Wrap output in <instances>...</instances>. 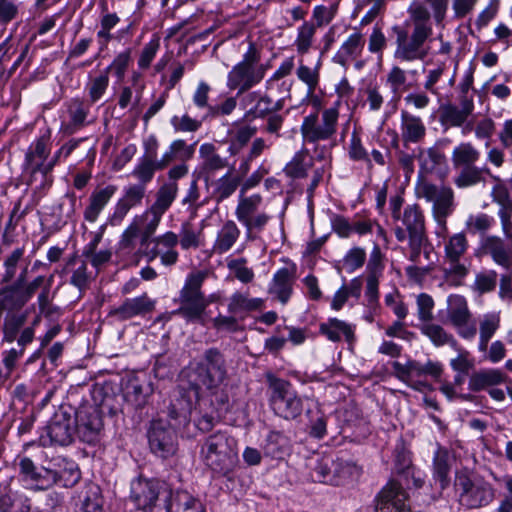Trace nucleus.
Returning a JSON list of instances; mask_svg holds the SVG:
<instances>
[{
  "label": "nucleus",
  "instance_id": "aec40b11",
  "mask_svg": "<svg viewBox=\"0 0 512 512\" xmlns=\"http://www.w3.org/2000/svg\"><path fill=\"white\" fill-rule=\"evenodd\" d=\"M392 368L393 375L412 389L422 392L429 388L423 363L416 360H408L404 364L394 361Z\"/></svg>",
  "mask_w": 512,
  "mask_h": 512
},
{
  "label": "nucleus",
  "instance_id": "5fc2aeb1",
  "mask_svg": "<svg viewBox=\"0 0 512 512\" xmlns=\"http://www.w3.org/2000/svg\"><path fill=\"white\" fill-rule=\"evenodd\" d=\"M494 219L486 213L471 214L465 222L466 229L472 233H479L483 236L492 228Z\"/></svg>",
  "mask_w": 512,
  "mask_h": 512
},
{
  "label": "nucleus",
  "instance_id": "680f3d73",
  "mask_svg": "<svg viewBox=\"0 0 512 512\" xmlns=\"http://www.w3.org/2000/svg\"><path fill=\"white\" fill-rule=\"evenodd\" d=\"M417 316L421 324L432 321L433 309L435 306L434 299L427 293H420L416 297Z\"/></svg>",
  "mask_w": 512,
  "mask_h": 512
},
{
  "label": "nucleus",
  "instance_id": "4468645a",
  "mask_svg": "<svg viewBox=\"0 0 512 512\" xmlns=\"http://www.w3.org/2000/svg\"><path fill=\"white\" fill-rule=\"evenodd\" d=\"M76 433L79 438L88 444L100 440L104 423L100 410L94 406L81 407L74 419Z\"/></svg>",
  "mask_w": 512,
  "mask_h": 512
},
{
  "label": "nucleus",
  "instance_id": "c85d7f7f",
  "mask_svg": "<svg viewBox=\"0 0 512 512\" xmlns=\"http://www.w3.org/2000/svg\"><path fill=\"white\" fill-rule=\"evenodd\" d=\"M400 128L404 143H418L426 135V127L421 118L404 110L401 112Z\"/></svg>",
  "mask_w": 512,
  "mask_h": 512
},
{
  "label": "nucleus",
  "instance_id": "a19ab883",
  "mask_svg": "<svg viewBox=\"0 0 512 512\" xmlns=\"http://www.w3.org/2000/svg\"><path fill=\"white\" fill-rule=\"evenodd\" d=\"M504 381L505 376L500 370H481L470 376L469 389L471 391L478 392L489 386L501 384Z\"/></svg>",
  "mask_w": 512,
  "mask_h": 512
},
{
  "label": "nucleus",
  "instance_id": "9b49d317",
  "mask_svg": "<svg viewBox=\"0 0 512 512\" xmlns=\"http://www.w3.org/2000/svg\"><path fill=\"white\" fill-rule=\"evenodd\" d=\"M193 371L197 387L202 385L207 390L218 389L227 378L224 355L217 348L207 349Z\"/></svg>",
  "mask_w": 512,
  "mask_h": 512
},
{
  "label": "nucleus",
  "instance_id": "338daca9",
  "mask_svg": "<svg viewBox=\"0 0 512 512\" xmlns=\"http://www.w3.org/2000/svg\"><path fill=\"white\" fill-rule=\"evenodd\" d=\"M497 273L494 270L483 271L476 274L473 288L480 294L489 293L496 288Z\"/></svg>",
  "mask_w": 512,
  "mask_h": 512
},
{
  "label": "nucleus",
  "instance_id": "c756f323",
  "mask_svg": "<svg viewBox=\"0 0 512 512\" xmlns=\"http://www.w3.org/2000/svg\"><path fill=\"white\" fill-rule=\"evenodd\" d=\"M195 153V144L188 145L183 139H177L171 142L168 150L158 159V166L162 170L175 160L182 162L190 160Z\"/></svg>",
  "mask_w": 512,
  "mask_h": 512
},
{
  "label": "nucleus",
  "instance_id": "b1692460",
  "mask_svg": "<svg viewBox=\"0 0 512 512\" xmlns=\"http://www.w3.org/2000/svg\"><path fill=\"white\" fill-rule=\"evenodd\" d=\"M453 461L454 456L447 448L439 446L436 449L433 457V479L439 484L441 490L448 487L450 483L449 474Z\"/></svg>",
  "mask_w": 512,
  "mask_h": 512
},
{
  "label": "nucleus",
  "instance_id": "f03ea898",
  "mask_svg": "<svg viewBox=\"0 0 512 512\" xmlns=\"http://www.w3.org/2000/svg\"><path fill=\"white\" fill-rule=\"evenodd\" d=\"M259 182L260 178L254 174L241 184L238 203L235 209V216L244 227L245 239L248 242L260 239L261 233L272 218L270 214L261 210L263 205L262 195H246V192L257 186Z\"/></svg>",
  "mask_w": 512,
  "mask_h": 512
},
{
  "label": "nucleus",
  "instance_id": "f257e3e1",
  "mask_svg": "<svg viewBox=\"0 0 512 512\" xmlns=\"http://www.w3.org/2000/svg\"><path fill=\"white\" fill-rule=\"evenodd\" d=\"M410 30L395 25V50L393 57L401 63L422 61L429 54L427 42L433 35L431 14L422 4L413 3L408 8Z\"/></svg>",
  "mask_w": 512,
  "mask_h": 512
},
{
  "label": "nucleus",
  "instance_id": "603ef678",
  "mask_svg": "<svg viewBox=\"0 0 512 512\" xmlns=\"http://www.w3.org/2000/svg\"><path fill=\"white\" fill-rule=\"evenodd\" d=\"M468 117L457 105L451 103L445 104L440 108V121L442 125L448 127H461Z\"/></svg>",
  "mask_w": 512,
  "mask_h": 512
},
{
  "label": "nucleus",
  "instance_id": "49530a36",
  "mask_svg": "<svg viewBox=\"0 0 512 512\" xmlns=\"http://www.w3.org/2000/svg\"><path fill=\"white\" fill-rule=\"evenodd\" d=\"M179 187L172 183H163L155 193V201L149 207L157 212L165 214L178 195Z\"/></svg>",
  "mask_w": 512,
  "mask_h": 512
},
{
  "label": "nucleus",
  "instance_id": "6e6d98bb",
  "mask_svg": "<svg viewBox=\"0 0 512 512\" xmlns=\"http://www.w3.org/2000/svg\"><path fill=\"white\" fill-rule=\"evenodd\" d=\"M82 512H102L100 487L90 483L85 487V495L81 507Z\"/></svg>",
  "mask_w": 512,
  "mask_h": 512
},
{
  "label": "nucleus",
  "instance_id": "052dcab7",
  "mask_svg": "<svg viewBox=\"0 0 512 512\" xmlns=\"http://www.w3.org/2000/svg\"><path fill=\"white\" fill-rule=\"evenodd\" d=\"M228 269L233 272L235 278L247 284L253 281L254 271L247 266L245 258L232 259L227 263Z\"/></svg>",
  "mask_w": 512,
  "mask_h": 512
},
{
  "label": "nucleus",
  "instance_id": "5701e85b",
  "mask_svg": "<svg viewBox=\"0 0 512 512\" xmlns=\"http://www.w3.org/2000/svg\"><path fill=\"white\" fill-rule=\"evenodd\" d=\"M416 158L419 163L420 173L423 175L441 174L447 166V158L444 152L437 146L427 149L418 148Z\"/></svg>",
  "mask_w": 512,
  "mask_h": 512
},
{
  "label": "nucleus",
  "instance_id": "69168bd1",
  "mask_svg": "<svg viewBox=\"0 0 512 512\" xmlns=\"http://www.w3.org/2000/svg\"><path fill=\"white\" fill-rule=\"evenodd\" d=\"M28 499L15 498L10 494L0 496V512H30Z\"/></svg>",
  "mask_w": 512,
  "mask_h": 512
},
{
  "label": "nucleus",
  "instance_id": "20e7f679",
  "mask_svg": "<svg viewBox=\"0 0 512 512\" xmlns=\"http://www.w3.org/2000/svg\"><path fill=\"white\" fill-rule=\"evenodd\" d=\"M260 59V50L253 42H250L242 60L228 72L227 88L237 90V95H241L258 85L269 69V65L260 63Z\"/></svg>",
  "mask_w": 512,
  "mask_h": 512
},
{
  "label": "nucleus",
  "instance_id": "ddd939ff",
  "mask_svg": "<svg viewBox=\"0 0 512 512\" xmlns=\"http://www.w3.org/2000/svg\"><path fill=\"white\" fill-rule=\"evenodd\" d=\"M447 319L461 338L471 340L476 336V324L472 321V313L464 296L459 294L448 296Z\"/></svg>",
  "mask_w": 512,
  "mask_h": 512
},
{
  "label": "nucleus",
  "instance_id": "473e14b6",
  "mask_svg": "<svg viewBox=\"0 0 512 512\" xmlns=\"http://www.w3.org/2000/svg\"><path fill=\"white\" fill-rule=\"evenodd\" d=\"M419 329L434 346L442 347L448 345L455 350H459V343L453 334L447 332L441 325L429 321L421 324Z\"/></svg>",
  "mask_w": 512,
  "mask_h": 512
},
{
  "label": "nucleus",
  "instance_id": "2f4dec72",
  "mask_svg": "<svg viewBox=\"0 0 512 512\" xmlns=\"http://www.w3.org/2000/svg\"><path fill=\"white\" fill-rule=\"evenodd\" d=\"M116 190L117 189L114 185H108L104 188L93 191L89 198L90 203L84 211L85 220L91 223L95 222L102 209L115 194Z\"/></svg>",
  "mask_w": 512,
  "mask_h": 512
},
{
  "label": "nucleus",
  "instance_id": "e2e57ef3",
  "mask_svg": "<svg viewBox=\"0 0 512 512\" xmlns=\"http://www.w3.org/2000/svg\"><path fill=\"white\" fill-rule=\"evenodd\" d=\"M178 238V242L184 250L196 249L200 246V234L194 230L190 222L182 223Z\"/></svg>",
  "mask_w": 512,
  "mask_h": 512
},
{
  "label": "nucleus",
  "instance_id": "79ce46f5",
  "mask_svg": "<svg viewBox=\"0 0 512 512\" xmlns=\"http://www.w3.org/2000/svg\"><path fill=\"white\" fill-rule=\"evenodd\" d=\"M264 304L261 298H249L240 292H235L229 299L228 312L232 315L245 314L251 311L260 310Z\"/></svg>",
  "mask_w": 512,
  "mask_h": 512
},
{
  "label": "nucleus",
  "instance_id": "13d9d810",
  "mask_svg": "<svg viewBox=\"0 0 512 512\" xmlns=\"http://www.w3.org/2000/svg\"><path fill=\"white\" fill-rule=\"evenodd\" d=\"M308 154L306 149L298 151L288 162L284 168V173L293 179L305 178L307 176V167L305 165V158Z\"/></svg>",
  "mask_w": 512,
  "mask_h": 512
},
{
  "label": "nucleus",
  "instance_id": "bf43d9fd",
  "mask_svg": "<svg viewBox=\"0 0 512 512\" xmlns=\"http://www.w3.org/2000/svg\"><path fill=\"white\" fill-rule=\"evenodd\" d=\"M148 394L147 388L144 389L137 380H131L126 386L124 396L129 403L137 408H141L145 405Z\"/></svg>",
  "mask_w": 512,
  "mask_h": 512
},
{
  "label": "nucleus",
  "instance_id": "3c124183",
  "mask_svg": "<svg viewBox=\"0 0 512 512\" xmlns=\"http://www.w3.org/2000/svg\"><path fill=\"white\" fill-rule=\"evenodd\" d=\"M468 240L464 232L455 233L445 243V259H461L467 249Z\"/></svg>",
  "mask_w": 512,
  "mask_h": 512
},
{
  "label": "nucleus",
  "instance_id": "09e8293b",
  "mask_svg": "<svg viewBox=\"0 0 512 512\" xmlns=\"http://www.w3.org/2000/svg\"><path fill=\"white\" fill-rule=\"evenodd\" d=\"M175 504L177 512H205L200 500L187 491L173 490L172 505Z\"/></svg>",
  "mask_w": 512,
  "mask_h": 512
},
{
  "label": "nucleus",
  "instance_id": "864d4df0",
  "mask_svg": "<svg viewBox=\"0 0 512 512\" xmlns=\"http://www.w3.org/2000/svg\"><path fill=\"white\" fill-rule=\"evenodd\" d=\"M161 170L160 166H158V161L140 157L138 164L132 171V175L138 180V183L146 186L154 178L155 172Z\"/></svg>",
  "mask_w": 512,
  "mask_h": 512
},
{
  "label": "nucleus",
  "instance_id": "de8ad7c7",
  "mask_svg": "<svg viewBox=\"0 0 512 512\" xmlns=\"http://www.w3.org/2000/svg\"><path fill=\"white\" fill-rule=\"evenodd\" d=\"M233 170L234 167H231L226 174L216 181L214 195L218 200H224L230 197L240 186L241 177L233 174Z\"/></svg>",
  "mask_w": 512,
  "mask_h": 512
},
{
  "label": "nucleus",
  "instance_id": "dca6fc26",
  "mask_svg": "<svg viewBox=\"0 0 512 512\" xmlns=\"http://www.w3.org/2000/svg\"><path fill=\"white\" fill-rule=\"evenodd\" d=\"M477 256H490L506 270L512 267V240L498 235H485L480 239Z\"/></svg>",
  "mask_w": 512,
  "mask_h": 512
},
{
  "label": "nucleus",
  "instance_id": "c03bdc74",
  "mask_svg": "<svg viewBox=\"0 0 512 512\" xmlns=\"http://www.w3.org/2000/svg\"><path fill=\"white\" fill-rule=\"evenodd\" d=\"M458 173L454 176L453 182L457 188L465 189L475 186L485 180L483 173L489 172L488 168L478 166L458 167Z\"/></svg>",
  "mask_w": 512,
  "mask_h": 512
},
{
  "label": "nucleus",
  "instance_id": "2eb2a0df",
  "mask_svg": "<svg viewBox=\"0 0 512 512\" xmlns=\"http://www.w3.org/2000/svg\"><path fill=\"white\" fill-rule=\"evenodd\" d=\"M399 220L403 225L395 229V236L399 242H404L407 238L413 239L414 242L427 238L424 213L418 204L407 205Z\"/></svg>",
  "mask_w": 512,
  "mask_h": 512
},
{
  "label": "nucleus",
  "instance_id": "f3484780",
  "mask_svg": "<svg viewBox=\"0 0 512 512\" xmlns=\"http://www.w3.org/2000/svg\"><path fill=\"white\" fill-rule=\"evenodd\" d=\"M49 140V135H42L30 145L25 154L24 166L32 175L41 173L46 177L53 170V164L46 162L50 153Z\"/></svg>",
  "mask_w": 512,
  "mask_h": 512
},
{
  "label": "nucleus",
  "instance_id": "9d476101",
  "mask_svg": "<svg viewBox=\"0 0 512 512\" xmlns=\"http://www.w3.org/2000/svg\"><path fill=\"white\" fill-rule=\"evenodd\" d=\"M339 109L337 106L326 108L319 115L311 113L303 118L300 132L304 143L316 144L332 139L338 128Z\"/></svg>",
  "mask_w": 512,
  "mask_h": 512
},
{
  "label": "nucleus",
  "instance_id": "f704fd0d",
  "mask_svg": "<svg viewBox=\"0 0 512 512\" xmlns=\"http://www.w3.org/2000/svg\"><path fill=\"white\" fill-rule=\"evenodd\" d=\"M240 229L233 220H227L217 232L213 244V251L218 254L228 252L237 242L240 236Z\"/></svg>",
  "mask_w": 512,
  "mask_h": 512
},
{
  "label": "nucleus",
  "instance_id": "e433bc0d",
  "mask_svg": "<svg viewBox=\"0 0 512 512\" xmlns=\"http://www.w3.org/2000/svg\"><path fill=\"white\" fill-rule=\"evenodd\" d=\"M199 156L202 159L201 171L204 173L213 174L228 166V160L216 152V147L212 143L202 144L199 148Z\"/></svg>",
  "mask_w": 512,
  "mask_h": 512
},
{
  "label": "nucleus",
  "instance_id": "393cba45",
  "mask_svg": "<svg viewBox=\"0 0 512 512\" xmlns=\"http://www.w3.org/2000/svg\"><path fill=\"white\" fill-rule=\"evenodd\" d=\"M295 268H281L273 276L268 292L282 304H286L292 294Z\"/></svg>",
  "mask_w": 512,
  "mask_h": 512
},
{
  "label": "nucleus",
  "instance_id": "a211bd4d",
  "mask_svg": "<svg viewBox=\"0 0 512 512\" xmlns=\"http://www.w3.org/2000/svg\"><path fill=\"white\" fill-rule=\"evenodd\" d=\"M81 478V472L74 461L56 458L48 467L47 486L59 485L64 488L75 486Z\"/></svg>",
  "mask_w": 512,
  "mask_h": 512
},
{
  "label": "nucleus",
  "instance_id": "8fccbe9b",
  "mask_svg": "<svg viewBox=\"0 0 512 512\" xmlns=\"http://www.w3.org/2000/svg\"><path fill=\"white\" fill-rule=\"evenodd\" d=\"M316 25L310 21H304L297 30V37L294 45L299 54H306L313 45L316 33Z\"/></svg>",
  "mask_w": 512,
  "mask_h": 512
},
{
  "label": "nucleus",
  "instance_id": "a878e982",
  "mask_svg": "<svg viewBox=\"0 0 512 512\" xmlns=\"http://www.w3.org/2000/svg\"><path fill=\"white\" fill-rule=\"evenodd\" d=\"M15 465L18 466L23 481L31 482L41 489L46 488L48 467L39 469L29 457L21 455L17 456Z\"/></svg>",
  "mask_w": 512,
  "mask_h": 512
},
{
  "label": "nucleus",
  "instance_id": "774afa93",
  "mask_svg": "<svg viewBox=\"0 0 512 512\" xmlns=\"http://www.w3.org/2000/svg\"><path fill=\"white\" fill-rule=\"evenodd\" d=\"M160 48V37L153 35L152 39L145 44L138 59V66L140 69H147L150 67L153 59L155 58Z\"/></svg>",
  "mask_w": 512,
  "mask_h": 512
},
{
  "label": "nucleus",
  "instance_id": "0e129e2a",
  "mask_svg": "<svg viewBox=\"0 0 512 512\" xmlns=\"http://www.w3.org/2000/svg\"><path fill=\"white\" fill-rule=\"evenodd\" d=\"M109 85V75L103 71L100 75L93 78L87 85L88 95L91 103L101 99Z\"/></svg>",
  "mask_w": 512,
  "mask_h": 512
},
{
  "label": "nucleus",
  "instance_id": "c9c22d12",
  "mask_svg": "<svg viewBox=\"0 0 512 512\" xmlns=\"http://www.w3.org/2000/svg\"><path fill=\"white\" fill-rule=\"evenodd\" d=\"M319 330L321 334L325 335L330 341L338 342L341 340V335L345 337L347 342L354 340V327L345 321L337 318H330L327 322L321 323Z\"/></svg>",
  "mask_w": 512,
  "mask_h": 512
},
{
  "label": "nucleus",
  "instance_id": "7c9ffc66",
  "mask_svg": "<svg viewBox=\"0 0 512 512\" xmlns=\"http://www.w3.org/2000/svg\"><path fill=\"white\" fill-rule=\"evenodd\" d=\"M145 193L146 186L140 183L125 188L123 197L116 204L114 217L123 219L132 207L141 204Z\"/></svg>",
  "mask_w": 512,
  "mask_h": 512
},
{
  "label": "nucleus",
  "instance_id": "39448f33",
  "mask_svg": "<svg viewBox=\"0 0 512 512\" xmlns=\"http://www.w3.org/2000/svg\"><path fill=\"white\" fill-rule=\"evenodd\" d=\"M172 483L159 479L138 478L131 484V498L139 509L148 512L172 510Z\"/></svg>",
  "mask_w": 512,
  "mask_h": 512
},
{
  "label": "nucleus",
  "instance_id": "bb28decb",
  "mask_svg": "<svg viewBox=\"0 0 512 512\" xmlns=\"http://www.w3.org/2000/svg\"><path fill=\"white\" fill-rule=\"evenodd\" d=\"M332 472V485L339 486L358 480L362 474V467L352 459L337 458L333 460Z\"/></svg>",
  "mask_w": 512,
  "mask_h": 512
},
{
  "label": "nucleus",
  "instance_id": "412c9836",
  "mask_svg": "<svg viewBox=\"0 0 512 512\" xmlns=\"http://www.w3.org/2000/svg\"><path fill=\"white\" fill-rule=\"evenodd\" d=\"M74 419L67 413H57L48 426V436L51 444L67 446L72 443L74 428Z\"/></svg>",
  "mask_w": 512,
  "mask_h": 512
},
{
  "label": "nucleus",
  "instance_id": "1a4fd4ad",
  "mask_svg": "<svg viewBox=\"0 0 512 512\" xmlns=\"http://www.w3.org/2000/svg\"><path fill=\"white\" fill-rule=\"evenodd\" d=\"M454 485L460 504L469 509L486 506L494 498L491 484L467 471L456 474Z\"/></svg>",
  "mask_w": 512,
  "mask_h": 512
},
{
  "label": "nucleus",
  "instance_id": "a18cd8bd",
  "mask_svg": "<svg viewBox=\"0 0 512 512\" xmlns=\"http://www.w3.org/2000/svg\"><path fill=\"white\" fill-rule=\"evenodd\" d=\"M386 85L393 96L399 99L404 92L410 89L407 71L398 65H393L386 74Z\"/></svg>",
  "mask_w": 512,
  "mask_h": 512
},
{
  "label": "nucleus",
  "instance_id": "7ed1b4c3",
  "mask_svg": "<svg viewBox=\"0 0 512 512\" xmlns=\"http://www.w3.org/2000/svg\"><path fill=\"white\" fill-rule=\"evenodd\" d=\"M237 441L227 431L218 430L207 436L200 449V456L215 473L227 474L237 462Z\"/></svg>",
  "mask_w": 512,
  "mask_h": 512
},
{
  "label": "nucleus",
  "instance_id": "423d86ee",
  "mask_svg": "<svg viewBox=\"0 0 512 512\" xmlns=\"http://www.w3.org/2000/svg\"><path fill=\"white\" fill-rule=\"evenodd\" d=\"M207 277L205 271H194L187 275L184 286L179 293V308L174 314L188 322H199L209 305L201 288Z\"/></svg>",
  "mask_w": 512,
  "mask_h": 512
},
{
  "label": "nucleus",
  "instance_id": "37998d69",
  "mask_svg": "<svg viewBox=\"0 0 512 512\" xmlns=\"http://www.w3.org/2000/svg\"><path fill=\"white\" fill-rule=\"evenodd\" d=\"M26 346H17L2 352V366H0V390L5 387L16 368L18 361L24 355Z\"/></svg>",
  "mask_w": 512,
  "mask_h": 512
},
{
  "label": "nucleus",
  "instance_id": "72a5a7b5",
  "mask_svg": "<svg viewBox=\"0 0 512 512\" xmlns=\"http://www.w3.org/2000/svg\"><path fill=\"white\" fill-rule=\"evenodd\" d=\"M178 241V235L172 231H168L161 236L152 238V240L148 244H146L142 249H140V252L150 262L159 257L161 251L174 249Z\"/></svg>",
  "mask_w": 512,
  "mask_h": 512
},
{
  "label": "nucleus",
  "instance_id": "cd10ccee",
  "mask_svg": "<svg viewBox=\"0 0 512 512\" xmlns=\"http://www.w3.org/2000/svg\"><path fill=\"white\" fill-rule=\"evenodd\" d=\"M364 44L365 40L360 32L351 34L335 54L334 62L347 67L351 61L361 56Z\"/></svg>",
  "mask_w": 512,
  "mask_h": 512
},
{
  "label": "nucleus",
  "instance_id": "6ab92c4d",
  "mask_svg": "<svg viewBox=\"0 0 512 512\" xmlns=\"http://www.w3.org/2000/svg\"><path fill=\"white\" fill-rule=\"evenodd\" d=\"M154 308L155 301L144 293L138 297L126 298L122 304L111 308L108 316L116 321H126L137 316L149 314Z\"/></svg>",
  "mask_w": 512,
  "mask_h": 512
},
{
  "label": "nucleus",
  "instance_id": "ea45409f",
  "mask_svg": "<svg viewBox=\"0 0 512 512\" xmlns=\"http://www.w3.org/2000/svg\"><path fill=\"white\" fill-rule=\"evenodd\" d=\"M480 159V151L470 142H461L454 147L451 160L454 168L476 166Z\"/></svg>",
  "mask_w": 512,
  "mask_h": 512
},
{
  "label": "nucleus",
  "instance_id": "f8f14e48",
  "mask_svg": "<svg viewBox=\"0 0 512 512\" xmlns=\"http://www.w3.org/2000/svg\"><path fill=\"white\" fill-rule=\"evenodd\" d=\"M151 452L162 459L174 456L178 451V437L172 425L163 419L153 420L147 432Z\"/></svg>",
  "mask_w": 512,
  "mask_h": 512
},
{
  "label": "nucleus",
  "instance_id": "0eeeda50",
  "mask_svg": "<svg viewBox=\"0 0 512 512\" xmlns=\"http://www.w3.org/2000/svg\"><path fill=\"white\" fill-rule=\"evenodd\" d=\"M268 384L269 402L276 415L286 420L296 419L303 411L302 399L292 388L289 381L268 372L265 375Z\"/></svg>",
  "mask_w": 512,
  "mask_h": 512
},
{
  "label": "nucleus",
  "instance_id": "6e6552de",
  "mask_svg": "<svg viewBox=\"0 0 512 512\" xmlns=\"http://www.w3.org/2000/svg\"><path fill=\"white\" fill-rule=\"evenodd\" d=\"M416 196L432 203V216L438 225L437 234H444L447 231V218L455 209L454 192L448 186H438L424 179L418 180L416 184Z\"/></svg>",
  "mask_w": 512,
  "mask_h": 512
},
{
  "label": "nucleus",
  "instance_id": "4d7b16f0",
  "mask_svg": "<svg viewBox=\"0 0 512 512\" xmlns=\"http://www.w3.org/2000/svg\"><path fill=\"white\" fill-rule=\"evenodd\" d=\"M333 459L323 458L316 462L310 472L312 481L332 485L333 482Z\"/></svg>",
  "mask_w": 512,
  "mask_h": 512
},
{
  "label": "nucleus",
  "instance_id": "4be33fe9",
  "mask_svg": "<svg viewBox=\"0 0 512 512\" xmlns=\"http://www.w3.org/2000/svg\"><path fill=\"white\" fill-rule=\"evenodd\" d=\"M61 274L69 275V283L76 287L80 293L88 289L93 279L92 272L88 270L87 262L77 256L67 260Z\"/></svg>",
  "mask_w": 512,
  "mask_h": 512
},
{
  "label": "nucleus",
  "instance_id": "58836bf2",
  "mask_svg": "<svg viewBox=\"0 0 512 512\" xmlns=\"http://www.w3.org/2000/svg\"><path fill=\"white\" fill-rule=\"evenodd\" d=\"M164 214L148 208L141 216L136 217L141 232L140 249L148 244L152 239L157 227L160 224Z\"/></svg>",
  "mask_w": 512,
  "mask_h": 512
},
{
  "label": "nucleus",
  "instance_id": "4c0bfd02",
  "mask_svg": "<svg viewBox=\"0 0 512 512\" xmlns=\"http://www.w3.org/2000/svg\"><path fill=\"white\" fill-rule=\"evenodd\" d=\"M264 455L274 459H282L290 450L289 438L281 432L271 431L262 445Z\"/></svg>",
  "mask_w": 512,
  "mask_h": 512
}]
</instances>
